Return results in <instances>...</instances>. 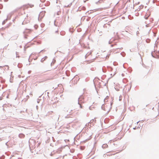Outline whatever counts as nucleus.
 <instances>
[{
    "label": "nucleus",
    "instance_id": "obj_39",
    "mask_svg": "<svg viewBox=\"0 0 159 159\" xmlns=\"http://www.w3.org/2000/svg\"><path fill=\"white\" fill-rule=\"evenodd\" d=\"M44 82V81H42L41 82Z\"/></svg>",
    "mask_w": 159,
    "mask_h": 159
},
{
    "label": "nucleus",
    "instance_id": "obj_33",
    "mask_svg": "<svg viewBox=\"0 0 159 159\" xmlns=\"http://www.w3.org/2000/svg\"><path fill=\"white\" fill-rule=\"evenodd\" d=\"M57 7L58 9H59V7Z\"/></svg>",
    "mask_w": 159,
    "mask_h": 159
},
{
    "label": "nucleus",
    "instance_id": "obj_2",
    "mask_svg": "<svg viewBox=\"0 0 159 159\" xmlns=\"http://www.w3.org/2000/svg\"><path fill=\"white\" fill-rule=\"evenodd\" d=\"M9 15H8L7 16V18L5 19V20H4L2 22V25H4V24L6 22V21L7 20V19H9Z\"/></svg>",
    "mask_w": 159,
    "mask_h": 159
},
{
    "label": "nucleus",
    "instance_id": "obj_35",
    "mask_svg": "<svg viewBox=\"0 0 159 159\" xmlns=\"http://www.w3.org/2000/svg\"><path fill=\"white\" fill-rule=\"evenodd\" d=\"M2 8V6H1V7H0V9H1Z\"/></svg>",
    "mask_w": 159,
    "mask_h": 159
},
{
    "label": "nucleus",
    "instance_id": "obj_16",
    "mask_svg": "<svg viewBox=\"0 0 159 159\" xmlns=\"http://www.w3.org/2000/svg\"><path fill=\"white\" fill-rule=\"evenodd\" d=\"M16 57H19V56L18 55V53L16 52Z\"/></svg>",
    "mask_w": 159,
    "mask_h": 159
},
{
    "label": "nucleus",
    "instance_id": "obj_34",
    "mask_svg": "<svg viewBox=\"0 0 159 159\" xmlns=\"http://www.w3.org/2000/svg\"><path fill=\"white\" fill-rule=\"evenodd\" d=\"M45 57L46 58H47V57H46V56H45Z\"/></svg>",
    "mask_w": 159,
    "mask_h": 159
},
{
    "label": "nucleus",
    "instance_id": "obj_24",
    "mask_svg": "<svg viewBox=\"0 0 159 159\" xmlns=\"http://www.w3.org/2000/svg\"><path fill=\"white\" fill-rule=\"evenodd\" d=\"M100 2V1H99L98 2H96V4H98V3L99 2Z\"/></svg>",
    "mask_w": 159,
    "mask_h": 159
},
{
    "label": "nucleus",
    "instance_id": "obj_32",
    "mask_svg": "<svg viewBox=\"0 0 159 159\" xmlns=\"http://www.w3.org/2000/svg\"><path fill=\"white\" fill-rule=\"evenodd\" d=\"M139 2H138V4H139Z\"/></svg>",
    "mask_w": 159,
    "mask_h": 159
},
{
    "label": "nucleus",
    "instance_id": "obj_17",
    "mask_svg": "<svg viewBox=\"0 0 159 159\" xmlns=\"http://www.w3.org/2000/svg\"><path fill=\"white\" fill-rule=\"evenodd\" d=\"M123 49V48H115V49L116 50H118V49Z\"/></svg>",
    "mask_w": 159,
    "mask_h": 159
},
{
    "label": "nucleus",
    "instance_id": "obj_31",
    "mask_svg": "<svg viewBox=\"0 0 159 159\" xmlns=\"http://www.w3.org/2000/svg\"><path fill=\"white\" fill-rule=\"evenodd\" d=\"M154 0H153V3H154Z\"/></svg>",
    "mask_w": 159,
    "mask_h": 159
},
{
    "label": "nucleus",
    "instance_id": "obj_1",
    "mask_svg": "<svg viewBox=\"0 0 159 159\" xmlns=\"http://www.w3.org/2000/svg\"><path fill=\"white\" fill-rule=\"evenodd\" d=\"M112 103V101L110 100L109 101V103H105L102 105V108L105 111L106 113H108L110 111L111 108Z\"/></svg>",
    "mask_w": 159,
    "mask_h": 159
},
{
    "label": "nucleus",
    "instance_id": "obj_28",
    "mask_svg": "<svg viewBox=\"0 0 159 159\" xmlns=\"http://www.w3.org/2000/svg\"><path fill=\"white\" fill-rule=\"evenodd\" d=\"M58 30H57V31H55V33H57V32H58Z\"/></svg>",
    "mask_w": 159,
    "mask_h": 159
},
{
    "label": "nucleus",
    "instance_id": "obj_9",
    "mask_svg": "<svg viewBox=\"0 0 159 159\" xmlns=\"http://www.w3.org/2000/svg\"><path fill=\"white\" fill-rule=\"evenodd\" d=\"M65 34V32L64 31H62L60 32V34L61 35H64Z\"/></svg>",
    "mask_w": 159,
    "mask_h": 159
},
{
    "label": "nucleus",
    "instance_id": "obj_5",
    "mask_svg": "<svg viewBox=\"0 0 159 159\" xmlns=\"http://www.w3.org/2000/svg\"><path fill=\"white\" fill-rule=\"evenodd\" d=\"M156 55L157 57H155V58H159V51H158V52H156Z\"/></svg>",
    "mask_w": 159,
    "mask_h": 159
},
{
    "label": "nucleus",
    "instance_id": "obj_29",
    "mask_svg": "<svg viewBox=\"0 0 159 159\" xmlns=\"http://www.w3.org/2000/svg\"><path fill=\"white\" fill-rule=\"evenodd\" d=\"M80 107H81V108H82V106H81V105H80Z\"/></svg>",
    "mask_w": 159,
    "mask_h": 159
},
{
    "label": "nucleus",
    "instance_id": "obj_36",
    "mask_svg": "<svg viewBox=\"0 0 159 159\" xmlns=\"http://www.w3.org/2000/svg\"><path fill=\"white\" fill-rule=\"evenodd\" d=\"M95 59H93L92 60H95Z\"/></svg>",
    "mask_w": 159,
    "mask_h": 159
},
{
    "label": "nucleus",
    "instance_id": "obj_4",
    "mask_svg": "<svg viewBox=\"0 0 159 159\" xmlns=\"http://www.w3.org/2000/svg\"><path fill=\"white\" fill-rule=\"evenodd\" d=\"M91 53H92V52L91 51H90V52H88L87 54H86L85 55V58H86V57H88L89 56V55H90V54H91Z\"/></svg>",
    "mask_w": 159,
    "mask_h": 159
},
{
    "label": "nucleus",
    "instance_id": "obj_12",
    "mask_svg": "<svg viewBox=\"0 0 159 159\" xmlns=\"http://www.w3.org/2000/svg\"><path fill=\"white\" fill-rule=\"evenodd\" d=\"M72 5V3H71L69 5H67V6H65V7H70Z\"/></svg>",
    "mask_w": 159,
    "mask_h": 159
},
{
    "label": "nucleus",
    "instance_id": "obj_38",
    "mask_svg": "<svg viewBox=\"0 0 159 159\" xmlns=\"http://www.w3.org/2000/svg\"><path fill=\"white\" fill-rule=\"evenodd\" d=\"M42 51H43V50H42V51H41V52H42Z\"/></svg>",
    "mask_w": 159,
    "mask_h": 159
},
{
    "label": "nucleus",
    "instance_id": "obj_23",
    "mask_svg": "<svg viewBox=\"0 0 159 159\" xmlns=\"http://www.w3.org/2000/svg\"><path fill=\"white\" fill-rule=\"evenodd\" d=\"M88 14H90V13H92L91 11L90 13H89V11H88V12H87V13H88Z\"/></svg>",
    "mask_w": 159,
    "mask_h": 159
},
{
    "label": "nucleus",
    "instance_id": "obj_37",
    "mask_svg": "<svg viewBox=\"0 0 159 159\" xmlns=\"http://www.w3.org/2000/svg\"><path fill=\"white\" fill-rule=\"evenodd\" d=\"M43 58H41V60H43Z\"/></svg>",
    "mask_w": 159,
    "mask_h": 159
},
{
    "label": "nucleus",
    "instance_id": "obj_13",
    "mask_svg": "<svg viewBox=\"0 0 159 159\" xmlns=\"http://www.w3.org/2000/svg\"><path fill=\"white\" fill-rule=\"evenodd\" d=\"M107 146V145L106 144H103L102 146V147H106Z\"/></svg>",
    "mask_w": 159,
    "mask_h": 159
},
{
    "label": "nucleus",
    "instance_id": "obj_11",
    "mask_svg": "<svg viewBox=\"0 0 159 159\" xmlns=\"http://www.w3.org/2000/svg\"><path fill=\"white\" fill-rule=\"evenodd\" d=\"M114 154H115V153L110 154L109 152H108V153H107V156H112V155H114Z\"/></svg>",
    "mask_w": 159,
    "mask_h": 159
},
{
    "label": "nucleus",
    "instance_id": "obj_19",
    "mask_svg": "<svg viewBox=\"0 0 159 159\" xmlns=\"http://www.w3.org/2000/svg\"><path fill=\"white\" fill-rule=\"evenodd\" d=\"M60 11H58L57 12V15H59L60 14Z\"/></svg>",
    "mask_w": 159,
    "mask_h": 159
},
{
    "label": "nucleus",
    "instance_id": "obj_18",
    "mask_svg": "<svg viewBox=\"0 0 159 159\" xmlns=\"http://www.w3.org/2000/svg\"><path fill=\"white\" fill-rule=\"evenodd\" d=\"M34 55V54H31L30 56V57H29V59H28V60H30V57H32V56L33 55Z\"/></svg>",
    "mask_w": 159,
    "mask_h": 159
},
{
    "label": "nucleus",
    "instance_id": "obj_7",
    "mask_svg": "<svg viewBox=\"0 0 159 159\" xmlns=\"http://www.w3.org/2000/svg\"><path fill=\"white\" fill-rule=\"evenodd\" d=\"M150 14H149V15H148V16H147V15H146L145 16H144V18L146 19H148L149 17L150 16Z\"/></svg>",
    "mask_w": 159,
    "mask_h": 159
},
{
    "label": "nucleus",
    "instance_id": "obj_15",
    "mask_svg": "<svg viewBox=\"0 0 159 159\" xmlns=\"http://www.w3.org/2000/svg\"><path fill=\"white\" fill-rule=\"evenodd\" d=\"M34 27L36 29H37L38 27V26L37 25H35L34 26Z\"/></svg>",
    "mask_w": 159,
    "mask_h": 159
},
{
    "label": "nucleus",
    "instance_id": "obj_22",
    "mask_svg": "<svg viewBox=\"0 0 159 159\" xmlns=\"http://www.w3.org/2000/svg\"><path fill=\"white\" fill-rule=\"evenodd\" d=\"M33 59H34V60H36L37 58H32L31 60H32Z\"/></svg>",
    "mask_w": 159,
    "mask_h": 159
},
{
    "label": "nucleus",
    "instance_id": "obj_3",
    "mask_svg": "<svg viewBox=\"0 0 159 159\" xmlns=\"http://www.w3.org/2000/svg\"><path fill=\"white\" fill-rule=\"evenodd\" d=\"M54 25L55 26H59L61 25V24L60 23H59L58 24H57V23H56V21L55 20L54 22Z\"/></svg>",
    "mask_w": 159,
    "mask_h": 159
},
{
    "label": "nucleus",
    "instance_id": "obj_26",
    "mask_svg": "<svg viewBox=\"0 0 159 159\" xmlns=\"http://www.w3.org/2000/svg\"><path fill=\"white\" fill-rule=\"evenodd\" d=\"M149 13L148 14V13H147L146 14V15H147V16H148V15H149Z\"/></svg>",
    "mask_w": 159,
    "mask_h": 159
},
{
    "label": "nucleus",
    "instance_id": "obj_6",
    "mask_svg": "<svg viewBox=\"0 0 159 159\" xmlns=\"http://www.w3.org/2000/svg\"><path fill=\"white\" fill-rule=\"evenodd\" d=\"M109 99V97L108 96H107L104 99V101L106 103V102H108V99Z\"/></svg>",
    "mask_w": 159,
    "mask_h": 159
},
{
    "label": "nucleus",
    "instance_id": "obj_20",
    "mask_svg": "<svg viewBox=\"0 0 159 159\" xmlns=\"http://www.w3.org/2000/svg\"><path fill=\"white\" fill-rule=\"evenodd\" d=\"M116 43H115L114 44H112L111 45V47H113V46L115 45H116Z\"/></svg>",
    "mask_w": 159,
    "mask_h": 159
},
{
    "label": "nucleus",
    "instance_id": "obj_14",
    "mask_svg": "<svg viewBox=\"0 0 159 159\" xmlns=\"http://www.w3.org/2000/svg\"><path fill=\"white\" fill-rule=\"evenodd\" d=\"M150 39H147L146 40V41L147 43H149V42H150Z\"/></svg>",
    "mask_w": 159,
    "mask_h": 159
},
{
    "label": "nucleus",
    "instance_id": "obj_30",
    "mask_svg": "<svg viewBox=\"0 0 159 159\" xmlns=\"http://www.w3.org/2000/svg\"><path fill=\"white\" fill-rule=\"evenodd\" d=\"M152 56H153V57H154L153 56V55L152 54Z\"/></svg>",
    "mask_w": 159,
    "mask_h": 159
},
{
    "label": "nucleus",
    "instance_id": "obj_25",
    "mask_svg": "<svg viewBox=\"0 0 159 159\" xmlns=\"http://www.w3.org/2000/svg\"><path fill=\"white\" fill-rule=\"evenodd\" d=\"M40 15H41V13H40V14L39 15V18H38V19H39V17H40Z\"/></svg>",
    "mask_w": 159,
    "mask_h": 159
},
{
    "label": "nucleus",
    "instance_id": "obj_10",
    "mask_svg": "<svg viewBox=\"0 0 159 159\" xmlns=\"http://www.w3.org/2000/svg\"><path fill=\"white\" fill-rule=\"evenodd\" d=\"M121 55L123 57L125 55V53L124 52H122L120 53Z\"/></svg>",
    "mask_w": 159,
    "mask_h": 159
},
{
    "label": "nucleus",
    "instance_id": "obj_8",
    "mask_svg": "<svg viewBox=\"0 0 159 159\" xmlns=\"http://www.w3.org/2000/svg\"><path fill=\"white\" fill-rule=\"evenodd\" d=\"M143 7V5H140L139 7V8H138V11H140L141 9H142Z\"/></svg>",
    "mask_w": 159,
    "mask_h": 159
},
{
    "label": "nucleus",
    "instance_id": "obj_21",
    "mask_svg": "<svg viewBox=\"0 0 159 159\" xmlns=\"http://www.w3.org/2000/svg\"><path fill=\"white\" fill-rule=\"evenodd\" d=\"M112 43V42L111 41H109V44H111V43Z\"/></svg>",
    "mask_w": 159,
    "mask_h": 159
},
{
    "label": "nucleus",
    "instance_id": "obj_27",
    "mask_svg": "<svg viewBox=\"0 0 159 159\" xmlns=\"http://www.w3.org/2000/svg\"><path fill=\"white\" fill-rule=\"evenodd\" d=\"M34 5H31L30 7H33Z\"/></svg>",
    "mask_w": 159,
    "mask_h": 159
}]
</instances>
